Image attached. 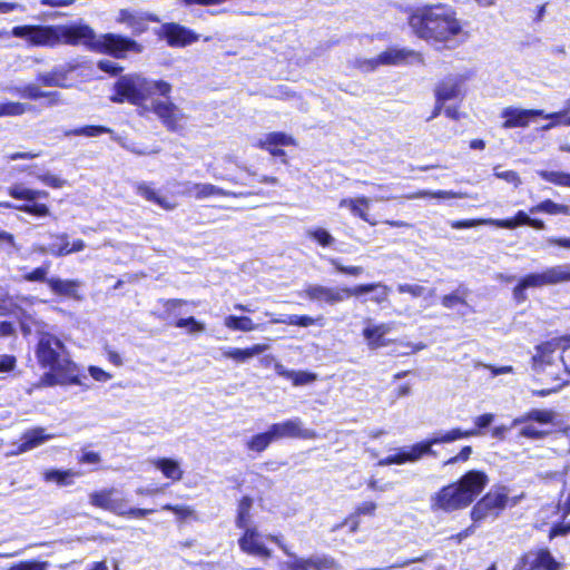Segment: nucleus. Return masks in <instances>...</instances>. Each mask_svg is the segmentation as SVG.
Segmentation results:
<instances>
[{
  "instance_id": "f257e3e1",
  "label": "nucleus",
  "mask_w": 570,
  "mask_h": 570,
  "mask_svg": "<svg viewBox=\"0 0 570 570\" xmlns=\"http://www.w3.org/2000/svg\"><path fill=\"white\" fill-rule=\"evenodd\" d=\"M407 24L419 39L450 48V42L464 33L463 22L454 8L445 3L424 4L412 9Z\"/></svg>"
},
{
  "instance_id": "f03ea898",
  "label": "nucleus",
  "mask_w": 570,
  "mask_h": 570,
  "mask_svg": "<svg viewBox=\"0 0 570 570\" xmlns=\"http://www.w3.org/2000/svg\"><path fill=\"white\" fill-rule=\"evenodd\" d=\"M10 35L26 39L32 47L83 46L94 52L97 40L94 29L85 23L16 26Z\"/></svg>"
},
{
  "instance_id": "7ed1b4c3",
  "label": "nucleus",
  "mask_w": 570,
  "mask_h": 570,
  "mask_svg": "<svg viewBox=\"0 0 570 570\" xmlns=\"http://www.w3.org/2000/svg\"><path fill=\"white\" fill-rule=\"evenodd\" d=\"M489 483L482 470H469L456 481L440 488L430 499L434 512L451 513L470 507Z\"/></svg>"
},
{
  "instance_id": "20e7f679",
  "label": "nucleus",
  "mask_w": 570,
  "mask_h": 570,
  "mask_svg": "<svg viewBox=\"0 0 570 570\" xmlns=\"http://www.w3.org/2000/svg\"><path fill=\"white\" fill-rule=\"evenodd\" d=\"M494 420L492 413H484L474 419V428L463 430L461 428H453L445 432H438L420 441L409 448H402L396 453L386 455L379 461V465L404 464L407 462H415L425 455L436 456V452L432 449L433 445L451 443L462 439L476 436L481 433L482 429H487Z\"/></svg>"
},
{
  "instance_id": "39448f33",
  "label": "nucleus",
  "mask_w": 570,
  "mask_h": 570,
  "mask_svg": "<svg viewBox=\"0 0 570 570\" xmlns=\"http://www.w3.org/2000/svg\"><path fill=\"white\" fill-rule=\"evenodd\" d=\"M171 85L166 80H149L141 77H121L112 88L110 100L116 104L129 102L134 106H142L155 95L169 97Z\"/></svg>"
},
{
  "instance_id": "423d86ee",
  "label": "nucleus",
  "mask_w": 570,
  "mask_h": 570,
  "mask_svg": "<svg viewBox=\"0 0 570 570\" xmlns=\"http://www.w3.org/2000/svg\"><path fill=\"white\" fill-rule=\"evenodd\" d=\"M88 501L89 504L96 509L128 519H142L157 512V509L154 508L129 507L128 500L124 497L122 492L114 487L92 491L89 493Z\"/></svg>"
},
{
  "instance_id": "0eeeda50",
  "label": "nucleus",
  "mask_w": 570,
  "mask_h": 570,
  "mask_svg": "<svg viewBox=\"0 0 570 570\" xmlns=\"http://www.w3.org/2000/svg\"><path fill=\"white\" fill-rule=\"evenodd\" d=\"M570 282V264L548 267L540 273H530L522 276L512 289L517 304L527 301L528 288L543 287Z\"/></svg>"
},
{
  "instance_id": "6e6552de",
  "label": "nucleus",
  "mask_w": 570,
  "mask_h": 570,
  "mask_svg": "<svg viewBox=\"0 0 570 570\" xmlns=\"http://www.w3.org/2000/svg\"><path fill=\"white\" fill-rule=\"evenodd\" d=\"M515 503L517 500L509 497L507 487L497 485L475 502L470 515L473 522L478 523L490 517H499L508 505H514Z\"/></svg>"
},
{
  "instance_id": "1a4fd4ad",
  "label": "nucleus",
  "mask_w": 570,
  "mask_h": 570,
  "mask_svg": "<svg viewBox=\"0 0 570 570\" xmlns=\"http://www.w3.org/2000/svg\"><path fill=\"white\" fill-rule=\"evenodd\" d=\"M7 195L17 200H24V204L14 206L19 212L33 217H46L50 215V209L45 203H37L38 198H48L49 193L41 189L26 187L21 183H16L6 189Z\"/></svg>"
},
{
  "instance_id": "9d476101",
  "label": "nucleus",
  "mask_w": 570,
  "mask_h": 570,
  "mask_svg": "<svg viewBox=\"0 0 570 570\" xmlns=\"http://www.w3.org/2000/svg\"><path fill=\"white\" fill-rule=\"evenodd\" d=\"M36 357L42 368H60L66 363H75L63 356L66 348L63 343L50 333H43L36 345Z\"/></svg>"
},
{
  "instance_id": "9b49d317",
  "label": "nucleus",
  "mask_w": 570,
  "mask_h": 570,
  "mask_svg": "<svg viewBox=\"0 0 570 570\" xmlns=\"http://www.w3.org/2000/svg\"><path fill=\"white\" fill-rule=\"evenodd\" d=\"M95 46V52L116 59H125L128 52L140 53L144 50V46L135 39L111 32L97 37Z\"/></svg>"
},
{
  "instance_id": "f8f14e48",
  "label": "nucleus",
  "mask_w": 570,
  "mask_h": 570,
  "mask_svg": "<svg viewBox=\"0 0 570 570\" xmlns=\"http://www.w3.org/2000/svg\"><path fill=\"white\" fill-rule=\"evenodd\" d=\"M242 533L237 539L239 550L249 557L267 561L273 558V550L266 544V535H264L256 525L240 529Z\"/></svg>"
},
{
  "instance_id": "ddd939ff",
  "label": "nucleus",
  "mask_w": 570,
  "mask_h": 570,
  "mask_svg": "<svg viewBox=\"0 0 570 570\" xmlns=\"http://www.w3.org/2000/svg\"><path fill=\"white\" fill-rule=\"evenodd\" d=\"M562 570L559 561L548 547H540L520 556L517 567L512 570Z\"/></svg>"
},
{
  "instance_id": "4468645a",
  "label": "nucleus",
  "mask_w": 570,
  "mask_h": 570,
  "mask_svg": "<svg viewBox=\"0 0 570 570\" xmlns=\"http://www.w3.org/2000/svg\"><path fill=\"white\" fill-rule=\"evenodd\" d=\"M301 296L318 304L336 305L352 297V287H327L320 284L306 285Z\"/></svg>"
},
{
  "instance_id": "2eb2a0df",
  "label": "nucleus",
  "mask_w": 570,
  "mask_h": 570,
  "mask_svg": "<svg viewBox=\"0 0 570 570\" xmlns=\"http://www.w3.org/2000/svg\"><path fill=\"white\" fill-rule=\"evenodd\" d=\"M155 35L171 48H184L199 40L198 33L177 22L163 23Z\"/></svg>"
},
{
  "instance_id": "dca6fc26",
  "label": "nucleus",
  "mask_w": 570,
  "mask_h": 570,
  "mask_svg": "<svg viewBox=\"0 0 570 570\" xmlns=\"http://www.w3.org/2000/svg\"><path fill=\"white\" fill-rule=\"evenodd\" d=\"M268 430L274 442L282 439L315 440L318 438V433L315 430L303 426V422L299 417L273 423L269 425Z\"/></svg>"
},
{
  "instance_id": "f3484780",
  "label": "nucleus",
  "mask_w": 570,
  "mask_h": 570,
  "mask_svg": "<svg viewBox=\"0 0 570 570\" xmlns=\"http://www.w3.org/2000/svg\"><path fill=\"white\" fill-rule=\"evenodd\" d=\"M82 375L76 363H66L60 368H49L39 380L38 386L82 385Z\"/></svg>"
},
{
  "instance_id": "a211bd4d",
  "label": "nucleus",
  "mask_w": 570,
  "mask_h": 570,
  "mask_svg": "<svg viewBox=\"0 0 570 570\" xmlns=\"http://www.w3.org/2000/svg\"><path fill=\"white\" fill-rule=\"evenodd\" d=\"M468 77L465 75H448L442 78L434 87V98L446 102L449 100L462 101L465 97L464 83Z\"/></svg>"
},
{
  "instance_id": "6ab92c4d",
  "label": "nucleus",
  "mask_w": 570,
  "mask_h": 570,
  "mask_svg": "<svg viewBox=\"0 0 570 570\" xmlns=\"http://www.w3.org/2000/svg\"><path fill=\"white\" fill-rule=\"evenodd\" d=\"M151 111L169 132H177L183 128L181 121L185 118V114L171 100L154 101L151 105Z\"/></svg>"
},
{
  "instance_id": "aec40b11",
  "label": "nucleus",
  "mask_w": 570,
  "mask_h": 570,
  "mask_svg": "<svg viewBox=\"0 0 570 570\" xmlns=\"http://www.w3.org/2000/svg\"><path fill=\"white\" fill-rule=\"evenodd\" d=\"M296 145V139L284 131L268 132L256 142L257 148L267 151L273 157L282 158L284 164H287L286 153L281 147H295Z\"/></svg>"
},
{
  "instance_id": "412c9836",
  "label": "nucleus",
  "mask_w": 570,
  "mask_h": 570,
  "mask_svg": "<svg viewBox=\"0 0 570 570\" xmlns=\"http://www.w3.org/2000/svg\"><path fill=\"white\" fill-rule=\"evenodd\" d=\"M543 115L542 109H523L517 107H507L502 109L500 116L503 119L501 127L503 129L524 128L532 120Z\"/></svg>"
},
{
  "instance_id": "4be33fe9",
  "label": "nucleus",
  "mask_w": 570,
  "mask_h": 570,
  "mask_svg": "<svg viewBox=\"0 0 570 570\" xmlns=\"http://www.w3.org/2000/svg\"><path fill=\"white\" fill-rule=\"evenodd\" d=\"M10 92L21 99H45V105L47 107L56 106L61 101V95L59 91H46L36 83H27L24 86L12 87Z\"/></svg>"
},
{
  "instance_id": "5701e85b",
  "label": "nucleus",
  "mask_w": 570,
  "mask_h": 570,
  "mask_svg": "<svg viewBox=\"0 0 570 570\" xmlns=\"http://www.w3.org/2000/svg\"><path fill=\"white\" fill-rule=\"evenodd\" d=\"M116 21L127 24L134 36H140L148 31V22H159L160 19L155 13H135L129 9H120Z\"/></svg>"
},
{
  "instance_id": "b1692460",
  "label": "nucleus",
  "mask_w": 570,
  "mask_h": 570,
  "mask_svg": "<svg viewBox=\"0 0 570 570\" xmlns=\"http://www.w3.org/2000/svg\"><path fill=\"white\" fill-rule=\"evenodd\" d=\"M50 237L53 242L48 248L40 247V253L45 254L49 252L55 257L67 256L72 253H78L85 249L86 244L82 239H76L72 243L69 242V236L66 233L51 234Z\"/></svg>"
},
{
  "instance_id": "393cba45",
  "label": "nucleus",
  "mask_w": 570,
  "mask_h": 570,
  "mask_svg": "<svg viewBox=\"0 0 570 570\" xmlns=\"http://www.w3.org/2000/svg\"><path fill=\"white\" fill-rule=\"evenodd\" d=\"M377 503L371 500L357 504L354 510L347 514L340 527H347L350 533H356L360 530L361 517L373 518L376 514Z\"/></svg>"
},
{
  "instance_id": "a878e982",
  "label": "nucleus",
  "mask_w": 570,
  "mask_h": 570,
  "mask_svg": "<svg viewBox=\"0 0 570 570\" xmlns=\"http://www.w3.org/2000/svg\"><path fill=\"white\" fill-rule=\"evenodd\" d=\"M380 60L382 66H402L421 60V53L410 48L389 47L380 52Z\"/></svg>"
},
{
  "instance_id": "bb28decb",
  "label": "nucleus",
  "mask_w": 570,
  "mask_h": 570,
  "mask_svg": "<svg viewBox=\"0 0 570 570\" xmlns=\"http://www.w3.org/2000/svg\"><path fill=\"white\" fill-rule=\"evenodd\" d=\"M371 200L366 196L342 198L338 203L340 208H348L354 217L362 219L371 226H375L377 222L368 214Z\"/></svg>"
},
{
  "instance_id": "cd10ccee",
  "label": "nucleus",
  "mask_w": 570,
  "mask_h": 570,
  "mask_svg": "<svg viewBox=\"0 0 570 570\" xmlns=\"http://www.w3.org/2000/svg\"><path fill=\"white\" fill-rule=\"evenodd\" d=\"M564 335L553 337L549 341H544L535 346V354L532 356L534 365H547L553 362V355L557 350H561L563 353Z\"/></svg>"
},
{
  "instance_id": "c85d7f7f",
  "label": "nucleus",
  "mask_w": 570,
  "mask_h": 570,
  "mask_svg": "<svg viewBox=\"0 0 570 570\" xmlns=\"http://www.w3.org/2000/svg\"><path fill=\"white\" fill-rule=\"evenodd\" d=\"M47 286L50 291L62 297H68L75 301L82 299V295L79 293L81 282L79 279H61L58 277H51L47 281Z\"/></svg>"
},
{
  "instance_id": "c756f323",
  "label": "nucleus",
  "mask_w": 570,
  "mask_h": 570,
  "mask_svg": "<svg viewBox=\"0 0 570 570\" xmlns=\"http://www.w3.org/2000/svg\"><path fill=\"white\" fill-rule=\"evenodd\" d=\"M391 330L392 325L390 323H380L364 327L362 335L366 341L368 348L376 350L389 345V341L385 338V335L390 333Z\"/></svg>"
},
{
  "instance_id": "7c9ffc66",
  "label": "nucleus",
  "mask_w": 570,
  "mask_h": 570,
  "mask_svg": "<svg viewBox=\"0 0 570 570\" xmlns=\"http://www.w3.org/2000/svg\"><path fill=\"white\" fill-rule=\"evenodd\" d=\"M367 293H374V295L371 297V301L377 305H381L389 301L391 288L381 282L364 283L352 286V297H360L361 295Z\"/></svg>"
},
{
  "instance_id": "2f4dec72",
  "label": "nucleus",
  "mask_w": 570,
  "mask_h": 570,
  "mask_svg": "<svg viewBox=\"0 0 570 570\" xmlns=\"http://www.w3.org/2000/svg\"><path fill=\"white\" fill-rule=\"evenodd\" d=\"M52 435L46 434L43 428H33L21 434V442L18 444L14 454L28 452L50 440Z\"/></svg>"
},
{
  "instance_id": "473e14b6",
  "label": "nucleus",
  "mask_w": 570,
  "mask_h": 570,
  "mask_svg": "<svg viewBox=\"0 0 570 570\" xmlns=\"http://www.w3.org/2000/svg\"><path fill=\"white\" fill-rule=\"evenodd\" d=\"M151 465L159 470L164 478L173 483L179 482L184 478V470L179 462L171 458H157L150 461Z\"/></svg>"
},
{
  "instance_id": "72a5a7b5",
  "label": "nucleus",
  "mask_w": 570,
  "mask_h": 570,
  "mask_svg": "<svg viewBox=\"0 0 570 570\" xmlns=\"http://www.w3.org/2000/svg\"><path fill=\"white\" fill-rule=\"evenodd\" d=\"M268 348L266 344H254L245 348L228 347L223 351V357L233 360L236 363H244L255 355L265 352Z\"/></svg>"
},
{
  "instance_id": "f704fd0d",
  "label": "nucleus",
  "mask_w": 570,
  "mask_h": 570,
  "mask_svg": "<svg viewBox=\"0 0 570 570\" xmlns=\"http://www.w3.org/2000/svg\"><path fill=\"white\" fill-rule=\"evenodd\" d=\"M67 69L62 67H55L49 72L39 73L36 80L45 87H67L66 80L68 76Z\"/></svg>"
},
{
  "instance_id": "c9c22d12",
  "label": "nucleus",
  "mask_w": 570,
  "mask_h": 570,
  "mask_svg": "<svg viewBox=\"0 0 570 570\" xmlns=\"http://www.w3.org/2000/svg\"><path fill=\"white\" fill-rule=\"evenodd\" d=\"M137 193L146 200L158 205L165 210H171L176 207L175 203H170L166 197L160 196L159 193L148 184L138 185Z\"/></svg>"
},
{
  "instance_id": "e433bc0d",
  "label": "nucleus",
  "mask_w": 570,
  "mask_h": 570,
  "mask_svg": "<svg viewBox=\"0 0 570 570\" xmlns=\"http://www.w3.org/2000/svg\"><path fill=\"white\" fill-rule=\"evenodd\" d=\"M556 413L552 410L532 409L514 420V424L537 422L539 424H552Z\"/></svg>"
},
{
  "instance_id": "4c0bfd02",
  "label": "nucleus",
  "mask_w": 570,
  "mask_h": 570,
  "mask_svg": "<svg viewBox=\"0 0 570 570\" xmlns=\"http://www.w3.org/2000/svg\"><path fill=\"white\" fill-rule=\"evenodd\" d=\"M253 499L249 495H243L237 502V510L235 517V525L237 529L250 527Z\"/></svg>"
},
{
  "instance_id": "58836bf2",
  "label": "nucleus",
  "mask_w": 570,
  "mask_h": 570,
  "mask_svg": "<svg viewBox=\"0 0 570 570\" xmlns=\"http://www.w3.org/2000/svg\"><path fill=\"white\" fill-rule=\"evenodd\" d=\"M276 371L281 376L291 380L295 386L306 385L317 380V375L315 373L285 370L281 364L276 365Z\"/></svg>"
},
{
  "instance_id": "ea45409f",
  "label": "nucleus",
  "mask_w": 570,
  "mask_h": 570,
  "mask_svg": "<svg viewBox=\"0 0 570 570\" xmlns=\"http://www.w3.org/2000/svg\"><path fill=\"white\" fill-rule=\"evenodd\" d=\"M80 475V472L72 470L49 469L43 472V480L47 482H55L59 487H67L73 483L75 476Z\"/></svg>"
},
{
  "instance_id": "a19ab883",
  "label": "nucleus",
  "mask_w": 570,
  "mask_h": 570,
  "mask_svg": "<svg viewBox=\"0 0 570 570\" xmlns=\"http://www.w3.org/2000/svg\"><path fill=\"white\" fill-rule=\"evenodd\" d=\"M187 194L196 199H205L209 197L226 196V191L213 184H194Z\"/></svg>"
},
{
  "instance_id": "79ce46f5",
  "label": "nucleus",
  "mask_w": 570,
  "mask_h": 570,
  "mask_svg": "<svg viewBox=\"0 0 570 570\" xmlns=\"http://www.w3.org/2000/svg\"><path fill=\"white\" fill-rule=\"evenodd\" d=\"M469 289L464 286H460L455 291L445 294L441 297V305L445 308L452 309L456 306H468L466 297Z\"/></svg>"
},
{
  "instance_id": "37998d69",
  "label": "nucleus",
  "mask_w": 570,
  "mask_h": 570,
  "mask_svg": "<svg viewBox=\"0 0 570 570\" xmlns=\"http://www.w3.org/2000/svg\"><path fill=\"white\" fill-rule=\"evenodd\" d=\"M530 213H544L549 215H570V206L544 199L530 208Z\"/></svg>"
},
{
  "instance_id": "c03bdc74",
  "label": "nucleus",
  "mask_w": 570,
  "mask_h": 570,
  "mask_svg": "<svg viewBox=\"0 0 570 570\" xmlns=\"http://www.w3.org/2000/svg\"><path fill=\"white\" fill-rule=\"evenodd\" d=\"M224 325L232 331L252 332L258 326L248 316L229 315L225 317Z\"/></svg>"
},
{
  "instance_id": "a18cd8bd",
  "label": "nucleus",
  "mask_w": 570,
  "mask_h": 570,
  "mask_svg": "<svg viewBox=\"0 0 570 570\" xmlns=\"http://www.w3.org/2000/svg\"><path fill=\"white\" fill-rule=\"evenodd\" d=\"M274 442L273 436L267 429L265 432L254 434L246 442V448L249 451L262 453Z\"/></svg>"
},
{
  "instance_id": "49530a36",
  "label": "nucleus",
  "mask_w": 570,
  "mask_h": 570,
  "mask_svg": "<svg viewBox=\"0 0 570 570\" xmlns=\"http://www.w3.org/2000/svg\"><path fill=\"white\" fill-rule=\"evenodd\" d=\"M112 129L102 125H85L73 129L65 131L66 136H86V137H98L104 134H110Z\"/></svg>"
},
{
  "instance_id": "de8ad7c7",
  "label": "nucleus",
  "mask_w": 570,
  "mask_h": 570,
  "mask_svg": "<svg viewBox=\"0 0 570 570\" xmlns=\"http://www.w3.org/2000/svg\"><path fill=\"white\" fill-rule=\"evenodd\" d=\"M275 324H285L289 326L308 327L316 324V320L308 315H283L279 318L272 320Z\"/></svg>"
},
{
  "instance_id": "09e8293b",
  "label": "nucleus",
  "mask_w": 570,
  "mask_h": 570,
  "mask_svg": "<svg viewBox=\"0 0 570 570\" xmlns=\"http://www.w3.org/2000/svg\"><path fill=\"white\" fill-rule=\"evenodd\" d=\"M538 176L548 183H551L556 186L569 187L570 188V174L563 171H553V170H539Z\"/></svg>"
},
{
  "instance_id": "8fccbe9b",
  "label": "nucleus",
  "mask_w": 570,
  "mask_h": 570,
  "mask_svg": "<svg viewBox=\"0 0 570 570\" xmlns=\"http://www.w3.org/2000/svg\"><path fill=\"white\" fill-rule=\"evenodd\" d=\"M540 117L544 118V119L552 120L551 122L543 125L541 127L542 130H550L551 128H553L556 126L570 127V114L568 112V110H560V111H554V112H550V114H546L543 111V115Z\"/></svg>"
},
{
  "instance_id": "3c124183",
  "label": "nucleus",
  "mask_w": 570,
  "mask_h": 570,
  "mask_svg": "<svg viewBox=\"0 0 570 570\" xmlns=\"http://www.w3.org/2000/svg\"><path fill=\"white\" fill-rule=\"evenodd\" d=\"M31 107L27 104L19 101H3L0 102V117H14L21 116L29 111Z\"/></svg>"
},
{
  "instance_id": "603ef678",
  "label": "nucleus",
  "mask_w": 570,
  "mask_h": 570,
  "mask_svg": "<svg viewBox=\"0 0 570 570\" xmlns=\"http://www.w3.org/2000/svg\"><path fill=\"white\" fill-rule=\"evenodd\" d=\"M51 263L49 261H46L42 263V265L33 268L30 272H27L22 275V281L30 282V283H46L49 281L47 277L49 269H50Z\"/></svg>"
},
{
  "instance_id": "864d4df0",
  "label": "nucleus",
  "mask_w": 570,
  "mask_h": 570,
  "mask_svg": "<svg viewBox=\"0 0 570 570\" xmlns=\"http://www.w3.org/2000/svg\"><path fill=\"white\" fill-rule=\"evenodd\" d=\"M160 510L173 512L178 521H185L195 517V511L189 505L166 503Z\"/></svg>"
},
{
  "instance_id": "5fc2aeb1",
  "label": "nucleus",
  "mask_w": 570,
  "mask_h": 570,
  "mask_svg": "<svg viewBox=\"0 0 570 570\" xmlns=\"http://www.w3.org/2000/svg\"><path fill=\"white\" fill-rule=\"evenodd\" d=\"M330 264L338 274L357 277L363 274L364 269L362 266L344 265L338 258H331Z\"/></svg>"
},
{
  "instance_id": "6e6d98bb",
  "label": "nucleus",
  "mask_w": 570,
  "mask_h": 570,
  "mask_svg": "<svg viewBox=\"0 0 570 570\" xmlns=\"http://www.w3.org/2000/svg\"><path fill=\"white\" fill-rule=\"evenodd\" d=\"M173 325L177 328H187L189 333H200L206 330L205 324L197 321L194 316L178 318Z\"/></svg>"
},
{
  "instance_id": "4d7b16f0",
  "label": "nucleus",
  "mask_w": 570,
  "mask_h": 570,
  "mask_svg": "<svg viewBox=\"0 0 570 570\" xmlns=\"http://www.w3.org/2000/svg\"><path fill=\"white\" fill-rule=\"evenodd\" d=\"M305 562L308 570H333L336 567L335 560L331 557L305 558Z\"/></svg>"
},
{
  "instance_id": "13d9d810",
  "label": "nucleus",
  "mask_w": 570,
  "mask_h": 570,
  "mask_svg": "<svg viewBox=\"0 0 570 570\" xmlns=\"http://www.w3.org/2000/svg\"><path fill=\"white\" fill-rule=\"evenodd\" d=\"M48 562L38 560H22L11 564L8 570H47Z\"/></svg>"
},
{
  "instance_id": "bf43d9fd",
  "label": "nucleus",
  "mask_w": 570,
  "mask_h": 570,
  "mask_svg": "<svg viewBox=\"0 0 570 570\" xmlns=\"http://www.w3.org/2000/svg\"><path fill=\"white\" fill-rule=\"evenodd\" d=\"M570 534V521H564L562 519L561 521L554 522L549 531H548V539L551 541L558 537H567Z\"/></svg>"
},
{
  "instance_id": "052dcab7",
  "label": "nucleus",
  "mask_w": 570,
  "mask_h": 570,
  "mask_svg": "<svg viewBox=\"0 0 570 570\" xmlns=\"http://www.w3.org/2000/svg\"><path fill=\"white\" fill-rule=\"evenodd\" d=\"M309 237L322 247H328L334 243L333 236L324 228H316L309 232Z\"/></svg>"
},
{
  "instance_id": "680f3d73",
  "label": "nucleus",
  "mask_w": 570,
  "mask_h": 570,
  "mask_svg": "<svg viewBox=\"0 0 570 570\" xmlns=\"http://www.w3.org/2000/svg\"><path fill=\"white\" fill-rule=\"evenodd\" d=\"M487 224V218L456 219L449 223L453 229H466Z\"/></svg>"
},
{
  "instance_id": "e2e57ef3",
  "label": "nucleus",
  "mask_w": 570,
  "mask_h": 570,
  "mask_svg": "<svg viewBox=\"0 0 570 570\" xmlns=\"http://www.w3.org/2000/svg\"><path fill=\"white\" fill-rule=\"evenodd\" d=\"M548 434H549L548 431L539 430V429L534 428L533 425H529V424L522 426L521 430L519 431L520 436L525 438V439H531V440L544 439L546 436H548Z\"/></svg>"
},
{
  "instance_id": "0e129e2a",
  "label": "nucleus",
  "mask_w": 570,
  "mask_h": 570,
  "mask_svg": "<svg viewBox=\"0 0 570 570\" xmlns=\"http://www.w3.org/2000/svg\"><path fill=\"white\" fill-rule=\"evenodd\" d=\"M187 305V301L181 298H168L161 301V306L166 315H175L177 309Z\"/></svg>"
},
{
  "instance_id": "69168bd1",
  "label": "nucleus",
  "mask_w": 570,
  "mask_h": 570,
  "mask_svg": "<svg viewBox=\"0 0 570 570\" xmlns=\"http://www.w3.org/2000/svg\"><path fill=\"white\" fill-rule=\"evenodd\" d=\"M397 292L400 294H410L412 297L416 298L424 294L425 288L419 284H399Z\"/></svg>"
},
{
  "instance_id": "338daca9",
  "label": "nucleus",
  "mask_w": 570,
  "mask_h": 570,
  "mask_svg": "<svg viewBox=\"0 0 570 570\" xmlns=\"http://www.w3.org/2000/svg\"><path fill=\"white\" fill-rule=\"evenodd\" d=\"M97 66L99 70L114 77L119 76L124 70V68L120 65L110 60H99Z\"/></svg>"
},
{
  "instance_id": "774afa93",
  "label": "nucleus",
  "mask_w": 570,
  "mask_h": 570,
  "mask_svg": "<svg viewBox=\"0 0 570 570\" xmlns=\"http://www.w3.org/2000/svg\"><path fill=\"white\" fill-rule=\"evenodd\" d=\"M563 353H561V362L564 366V371L570 375V333L564 335Z\"/></svg>"
}]
</instances>
